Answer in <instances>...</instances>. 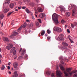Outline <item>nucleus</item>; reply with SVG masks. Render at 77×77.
<instances>
[{
	"label": "nucleus",
	"instance_id": "f257e3e1",
	"mask_svg": "<svg viewBox=\"0 0 77 77\" xmlns=\"http://www.w3.org/2000/svg\"><path fill=\"white\" fill-rule=\"evenodd\" d=\"M68 9L69 10H71V9H73L72 12V16H74V14H75V12L76 11V7L75 6V5H70L68 7Z\"/></svg>",
	"mask_w": 77,
	"mask_h": 77
},
{
	"label": "nucleus",
	"instance_id": "f03ea898",
	"mask_svg": "<svg viewBox=\"0 0 77 77\" xmlns=\"http://www.w3.org/2000/svg\"><path fill=\"white\" fill-rule=\"evenodd\" d=\"M59 66L61 69L64 71V73L65 75V76L66 77L68 76L69 74H68V72H66L65 71V69L63 67V66L62 64H60L59 65Z\"/></svg>",
	"mask_w": 77,
	"mask_h": 77
},
{
	"label": "nucleus",
	"instance_id": "7ed1b4c3",
	"mask_svg": "<svg viewBox=\"0 0 77 77\" xmlns=\"http://www.w3.org/2000/svg\"><path fill=\"white\" fill-rule=\"evenodd\" d=\"M66 70L67 72L69 73L70 75H72V74L75 73L77 72L76 70H73L70 72L71 70V68H68L66 69Z\"/></svg>",
	"mask_w": 77,
	"mask_h": 77
},
{
	"label": "nucleus",
	"instance_id": "20e7f679",
	"mask_svg": "<svg viewBox=\"0 0 77 77\" xmlns=\"http://www.w3.org/2000/svg\"><path fill=\"white\" fill-rule=\"evenodd\" d=\"M53 29L55 31H56L58 32H62V29L60 28L55 27Z\"/></svg>",
	"mask_w": 77,
	"mask_h": 77
},
{
	"label": "nucleus",
	"instance_id": "39448f33",
	"mask_svg": "<svg viewBox=\"0 0 77 77\" xmlns=\"http://www.w3.org/2000/svg\"><path fill=\"white\" fill-rule=\"evenodd\" d=\"M52 19H58V15L56 13L54 14L52 16Z\"/></svg>",
	"mask_w": 77,
	"mask_h": 77
},
{
	"label": "nucleus",
	"instance_id": "423d86ee",
	"mask_svg": "<svg viewBox=\"0 0 77 77\" xmlns=\"http://www.w3.org/2000/svg\"><path fill=\"white\" fill-rule=\"evenodd\" d=\"M62 73L60 71H57L56 72V75L58 77H61V76Z\"/></svg>",
	"mask_w": 77,
	"mask_h": 77
},
{
	"label": "nucleus",
	"instance_id": "0eeeda50",
	"mask_svg": "<svg viewBox=\"0 0 77 77\" xmlns=\"http://www.w3.org/2000/svg\"><path fill=\"white\" fill-rule=\"evenodd\" d=\"M11 53L13 52L14 55L16 54V51H15V48L14 47H13L11 49Z\"/></svg>",
	"mask_w": 77,
	"mask_h": 77
},
{
	"label": "nucleus",
	"instance_id": "6e6552de",
	"mask_svg": "<svg viewBox=\"0 0 77 77\" xmlns=\"http://www.w3.org/2000/svg\"><path fill=\"white\" fill-rule=\"evenodd\" d=\"M10 2V0H7L5 2V3H4V5L5 6H8Z\"/></svg>",
	"mask_w": 77,
	"mask_h": 77
},
{
	"label": "nucleus",
	"instance_id": "1a4fd4ad",
	"mask_svg": "<svg viewBox=\"0 0 77 77\" xmlns=\"http://www.w3.org/2000/svg\"><path fill=\"white\" fill-rule=\"evenodd\" d=\"M37 9L38 12H42L43 11V9L41 7H38Z\"/></svg>",
	"mask_w": 77,
	"mask_h": 77
},
{
	"label": "nucleus",
	"instance_id": "9d476101",
	"mask_svg": "<svg viewBox=\"0 0 77 77\" xmlns=\"http://www.w3.org/2000/svg\"><path fill=\"white\" fill-rule=\"evenodd\" d=\"M53 20L54 21V23L55 24L57 25L59 24V22L58 19H54Z\"/></svg>",
	"mask_w": 77,
	"mask_h": 77
},
{
	"label": "nucleus",
	"instance_id": "9b49d317",
	"mask_svg": "<svg viewBox=\"0 0 77 77\" xmlns=\"http://www.w3.org/2000/svg\"><path fill=\"white\" fill-rule=\"evenodd\" d=\"M64 36V35L63 34H61L60 35V37L58 38V39H59L60 40H64V38H63V37Z\"/></svg>",
	"mask_w": 77,
	"mask_h": 77
},
{
	"label": "nucleus",
	"instance_id": "f8f14e48",
	"mask_svg": "<svg viewBox=\"0 0 77 77\" xmlns=\"http://www.w3.org/2000/svg\"><path fill=\"white\" fill-rule=\"evenodd\" d=\"M17 34L18 33L17 32H13V34L11 36H10V38H13V36H14L17 35Z\"/></svg>",
	"mask_w": 77,
	"mask_h": 77
},
{
	"label": "nucleus",
	"instance_id": "ddd939ff",
	"mask_svg": "<svg viewBox=\"0 0 77 77\" xmlns=\"http://www.w3.org/2000/svg\"><path fill=\"white\" fill-rule=\"evenodd\" d=\"M14 75L12 76L13 77H17L18 76L17 72V71L14 72Z\"/></svg>",
	"mask_w": 77,
	"mask_h": 77
},
{
	"label": "nucleus",
	"instance_id": "4468645a",
	"mask_svg": "<svg viewBox=\"0 0 77 77\" xmlns=\"http://www.w3.org/2000/svg\"><path fill=\"white\" fill-rule=\"evenodd\" d=\"M39 16L41 18H43L45 16V13H41L39 15Z\"/></svg>",
	"mask_w": 77,
	"mask_h": 77
},
{
	"label": "nucleus",
	"instance_id": "2eb2a0df",
	"mask_svg": "<svg viewBox=\"0 0 77 77\" xmlns=\"http://www.w3.org/2000/svg\"><path fill=\"white\" fill-rule=\"evenodd\" d=\"M25 50L24 49H23L22 50V51L21 53V55L22 56L24 55L25 54Z\"/></svg>",
	"mask_w": 77,
	"mask_h": 77
},
{
	"label": "nucleus",
	"instance_id": "dca6fc26",
	"mask_svg": "<svg viewBox=\"0 0 77 77\" xmlns=\"http://www.w3.org/2000/svg\"><path fill=\"white\" fill-rule=\"evenodd\" d=\"M13 66L14 68H16L17 66V63L14 62L13 64Z\"/></svg>",
	"mask_w": 77,
	"mask_h": 77
},
{
	"label": "nucleus",
	"instance_id": "f3484780",
	"mask_svg": "<svg viewBox=\"0 0 77 77\" xmlns=\"http://www.w3.org/2000/svg\"><path fill=\"white\" fill-rule=\"evenodd\" d=\"M8 11V8H5V9H4L3 12L4 13H7Z\"/></svg>",
	"mask_w": 77,
	"mask_h": 77
},
{
	"label": "nucleus",
	"instance_id": "a211bd4d",
	"mask_svg": "<svg viewBox=\"0 0 77 77\" xmlns=\"http://www.w3.org/2000/svg\"><path fill=\"white\" fill-rule=\"evenodd\" d=\"M4 40L5 41H6L7 42L9 41V39H8V38L7 37H4Z\"/></svg>",
	"mask_w": 77,
	"mask_h": 77
},
{
	"label": "nucleus",
	"instance_id": "6ab92c4d",
	"mask_svg": "<svg viewBox=\"0 0 77 77\" xmlns=\"http://www.w3.org/2000/svg\"><path fill=\"white\" fill-rule=\"evenodd\" d=\"M62 45L64 46H68V44L67 43L64 42H62Z\"/></svg>",
	"mask_w": 77,
	"mask_h": 77
},
{
	"label": "nucleus",
	"instance_id": "aec40b11",
	"mask_svg": "<svg viewBox=\"0 0 77 77\" xmlns=\"http://www.w3.org/2000/svg\"><path fill=\"white\" fill-rule=\"evenodd\" d=\"M14 6V4L13 3H11L10 5H9V7L10 8H12Z\"/></svg>",
	"mask_w": 77,
	"mask_h": 77
},
{
	"label": "nucleus",
	"instance_id": "412c9836",
	"mask_svg": "<svg viewBox=\"0 0 77 77\" xmlns=\"http://www.w3.org/2000/svg\"><path fill=\"white\" fill-rule=\"evenodd\" d=\"M4 16V15H3V14L1 13H0V17L1 19H2Z\"/></svg>",
	"mask_w": 77,
	"mask_h": 77
},
{
	"label": "nucleus",
	"instance_id": "4be33fe9",
	"mask_svg": "<svg viewBox=\"0 0 77 77\" xmlns=\"http://www.w3.org/2000/svg\"><path fill=\"white\" fill-rule=\"evenodd\" d=\"M45 31L44 30H42L41 31V35L42 36H43L45 34Z\"/></svg>",
	"mask_w": 77,
	"mask_h": 77
},
{
	"label": "nucleus",
	"instance_id": "5701e85b",
	"mask_svg": "<svg viewBox=\"0 0 77 77\" xmlns=\"http://www.w3.org/2000/svg\"><path fill=\"white\" fill-rule=\"evenodd\" d=\"M70 14L69 12H67L66 14V15L67 17H69L70 16Z\"/></svg>",
	"mask_w": 77,
	"mask_h": 77
},
{
	"label": "nucleus",
	"instance_id": "b1692460",
	"mask_svg": "<svg viewBox=\"0 0 77 77\" xmlns=\"http://www.w3.org/2000/svg\"><path fill=\"white\" fill-rule=\"evenodd\" d=\"M63 60L64 59L63 58H61V61H60V62L61 63V64H63L64 63L63 62Z\"/></svg>",
	"mask_w": 77,
	"mask_h": 77
},
{
	"label": "nucleus",
	"instance_id": "393cba45",
	"mask_svg": "<svg viewBox=\"0 0 77 77\" xmlns=\"http://www.w3.org/2000/svg\"><path fill=\"white\" fill-rule=\"evenodd\" d=\"M13 12L14 11H11V12L8 13L7 15V17H9Z\"/></svg>",
	"mask_w": 77,
	"mask_h": 77
},
{
	"label": "nucleus",
	"instance_id": "a878e982",
	"mask_svg": "<svg viewBox=\"0 0 77 77\" xmlns=\"http://www.w3.org/2000/svg\"><path fill=\"white\" fill-rule=\"evenodd\" d=\"M27 25L26 23H25L23 25V26H22V27H23V28H25Z\"/></svg>",
	"mask_w": 77,
	"mask_h": 77
},
{
	"label": "nucleus",
	"instance_id": "bb28decb",
	"mask_svg": "<svg viewBox=\"0 0 77 77\" xmlns=\"http://www.w3.org/2000/svg\"><path fill=\"white\" fill-rule=\"evenodd\" d=\"M26 12L27 13L29 14L30 13V11H29V10L28 9V8H26Z\"/></svg>",
	"mask_w": 77,
	"mask_h": 77
},
{
	"label": "nucleus",
	"instance_id": "cd10ccee",
	"mask_svg": "<svg viewBox=\"0 0 77 77\" xmlns=\"http://www.w3.org/2000/svg\"><path fill=\"white\" fill-rule=\"evenodd\" d=\"M46 74L48 75H51V72L50 71H48L46 72Z\"/></svg>",
	"mask_w": 77,
	"mask_h": 77
},
{
	"label": "nucleus",
	"instance_id": "c85d7f7f",
	"mask_svg": "<svg viewBox=\"0 0 77 77\" xmlns=\"http://www.w3.org/2000/svg\"><path fill=\"white\" fill-rule=\"evenodd\" d=\"M5 66L4 65H3L2 67L1 68V70H3L5 69Z\"/></svg>",
	"mask_w": 77,
	"mask_h": 77
},
{
	"label": "nucleus",
	"instance_id": "c756f323",
	"mask_svg": "<svg viewBox=\"0 0 77 77\" xmlns=\"http://www.w3.org/2000/svg\"><path fill=\"white\" fill-rule=\"evenodd\" d=\"M65 11V8H61V9H60V11Z\"/></svg>",
	"mask_w": 77,
	"mask_h": 77
},
{
	"label": "nucleus",
	"instance_id": "7c9ffc66",
	"mask_svg": "<svg viewBox=\"0 0 77 77\" xmlns=\"http://www.w3.org/2000/svg\"><path fill=\"white\" fill-rule=\"evenodd\" d=\"M6 48L7 50H10L11 49V47L9 46H6Z\"/></svg>",
	"mask_w": 77,
	"mask_h": 77
},
{
	"label": "nucleus",
	"instance_id": "2f4dec72",
	"mask_svg": "<svg viewBox=\"0 0 77 77\" xmlns=\"http://www.w3.org/2000/svg\"><path fill=\"white\" fill-rule=\"evenodd\" d=\"M22 26H21L17 30V31L18 32H20V31L21 30V29H22Z\"/></svg>",
	"mask_w": 77,
	"mask_h": 77
},
{
	"label": "nucleus",
	"instance_id": "473e14b6",
	"mask_svg": "<svg viewBox=\"0 0 77 77\" xmlns=\"http://www.w3.org/2000/svg\"><path fill=\"white\" fill-rule=\"evenodd\" d=\"M39 22V23H42V20L40 19H38L37 20Z\"/></svg>",
	"mask_w": 77,
	"mask_h": 77
},
{
	"label": "nucleus",
	"instance_id": "72a5a7b5",
	"mask_svg": "<svg viewBox=\"0 0 77 77\" xmlns=\"http://www.w3.org/2000/svg\"><path fill=\"white\" fill-rule=\"evenodd\" d=\"M9 46H10V47L11 48H12V47H13V45L12 44H9Z\"/></svg>",
	"mask_w": 77,
	"mask_h": 77
},
{
	"label": "nucleus",
	"instance_id": "f704fd0d",
	"mask_svg": "<svg viewBox=\"0 0 77 77\" xmlns=\"http://www.w3.org/2000/svg\"><path fill=\"white\" fill-rule=\"evenodd\" d=\"M35 25L36 26H38L39 25V23L38 22H36Z\"/></svg>",
	"mask_w": 77,
	"mask_h": 77
},
{
	"label": "nucleus",
	"instance_id": "c9c22d12",
	"mask_svg": "<svg viewBox=\"0 0 77 77\" xmlns=\"http://www.w3.org/2000/svg\"><path fill=\"white\" fill-rule=\"evenodd\" d=\"M71 27L72 28H73L74 27V25L72 23H71Z\"/></svg>",
	"mask_w": 77,
	"mask_h": 77
},
{
	"label": "nucleus",
	"instance_id": "e433bc0d",
	"mask_svg": "<svg viewBox=\"0 0 77 77\" xmlns=\"http://www.w3.org/2000/svg\"><path fill=\"white\" fill-rule=\"evenodd\" d=\"M28 27L29 28H31L32 27L30 25V24H28Z\"/></svg>",
	"mask_w": 77,
	"mask_h": 77
},
{
	"label": "nucleus",
	"instance_id": "4c0bfd02",
	"mask_svg": "<svg viewBox=\"0 0 77 77\" xmlns=\"http://www.w3.org/2000/svg\"><path fill=\"white\" fill-rule=\"evenodd\" d=\"M47 32L48 34H50L51 33V32L50 31V30L48 29L47 30Z\"/></svg>",
	"mask_w": 77,
	"mask_h": 77
},
{
	"label": "nucleus",
	"instance_id": "58836bf2",
	"mask_svg": "<svg viewBox=\"0 0 77 77\" xmlns=\"http://www.w3.org/2000/svg\"><path fill=\"white\" fill-rule=\"evenodd\" d=\"M69 40L70 41V42H71V43H72L73 42V41H72V40L69 37Z\"/></svg>",
	"mask_w": 77,
	"mask_h": 77
},
{
	"label": "nucleus",
	"instance_id": "ea45409f",
	"mask_svg": "<svg viewBox=\"0 0 77 77\" xmlns=\"http://www.w3.org/2000/svg\"><path fill=\"white\" fill-rule=\"evenodd\" d=\"M51 76L52 77H55V75L54 73H52L51 75Z\"/></svg>",
	"mask_w": 77,
	"mask_h": 77
},
{
	"label": "nucleus",
	"instance_id": "a19ab883",
	"mask_svg": "<svg viewBox=\"0 0 77 77\" xmlns=\"http://www.w3.org/2000/svg\"><path fill=\"white\" fill-rule=\"evenodd\" d=\"M74 77H77V74L75 73L74 75Z\"/></svg>",
	"mask_w": 77,
	"mask_h": 77
},
{
	"label": "nucleus",
	"instance_id": "79ce46f5",
	"mask_svg": "<svg viewBox=\"0 0 77 77\" xmlns=\"http://www.w3.org/2000/svg\"><path fill=\"white\" fill-rule=\"evenodd\" d=\"M30 25H31V26L32 27L33 25V23H31V24H30Z\"/></svg>",
	"mask_w": 77,
	"mask_h": 77
},
{
	"label": "nucleus",
	"instance_id": "37998d69",
	"mask_svg": "<svg viewBox=\"0 0 77 77\" xmlns=\"http://www.w3.org/2000/svg\"><path fill=\"white\" fill-rule=\"evenodd\" d=\"M61 22L62 23H64L65 22V21L63 20H62Z\"/></svg>",
	"mask_w": 77,
	"mask_h": 77
},
{
	"label": "nucleus",
	"instance_id": "c03bdc74",
	"mask_svg": "<svg viewBox=\"0 0 77 77\" xmlns=\"http://www.w3.org/2000/svg\"><path fill=\"white\" fill-rule=\"evenodd\" d=\"M67 31L68 33H70V31H69V29H67Z\"/></svg>",
	"mask_w": 77,
	"mask_h": 77
},
{
	"label": "nucleus",
	"instance_id": "a18cd8bd",
	"mask_svg": "<svg viewBox=\"0 0 77 77\" xmlns=\"http://www.w3.org/2000/svg\"><path fill=\"white\" fill-rule=\"evenodd\" d=\"M28 57V55L27 54H26L25 56V58H27Z\"/></svg>",
	"mask_w": 77,
	"mask_h": 77
},
{
	"label": "nucleus",
	"instance_id": "49530a36",
	"mask_svg": "<svg viewBox=\"0 0 77 77\" xmlns=\"http://www.w3.org/2000/svg\"><path fill=\"white\" fill-rule=\"evenodd\" d=\"M51 38V37H48L47 38V39L48 40H49Z\"/></svg>",
	"mask_w": 77,
	"mask_h": 77
},
{
	"label": "nucleus",
	"instance_id": "de8ad7c7",
	"mask_svg": "<svg viewBox=\"0 0 77 77\" xmlns=\"http://www.w3.org/2000/svg\"><path fill=\"white\" fill-rule=\"evenodd\" d=\"M74 25L75 26H76L77 25V23L76 22H74Z\"/></svg>",
	"mask_w": 77,
	"mask_h": 77
},
{
	"label": "nucleus",
	"instance_id": "09e8293b",
	"mask_svg": "<svg viewBox=\"0 0 77 77\" xmlns=\"http://www.w3.org/2000/svg\"><path fill=\"white\" fill-rule=\"evenodd\" d=\"M22 8L23 9H25L26 8V7L24 6V7H22Z\"/></svg>",
	"mask_w": 77,
	"mask_h": 77
},
{
	"label": "nucleus",
	"instance_id": "8fccbe9b",
	"mask_svg": "<svg viewBox=\"0 0 77 77\" xmlns=\"http://www.w3.org/2000/svg\"><path fill=\"white\" fill-rule=\"evenodd\" d=\"M26 21L27 22H30V21H29V20H26Z\"/></svg>",
	"mask_w": 77,
	"mask_h": 77
},
{
	"label": "nucleus",
	"instance_id": "3c124183",
	"mask_svg": "<svg viewBox=\"0 0 77 77\" xmlns=\"http://www.w3.org/2000/svg\"><path fill=\"white\" fill-rule=\"evenodd\" d=\"M32 19L33 20H35V18H34V16H32Z\"/></svg>",
	"mask_w": 77,
	"mask_h": 77
},
{
	"label": "nucleus",
	"instance_id": "603ef678",
	"mask_svg": "<svg viewBox=\"0 0 77 77\" xmlns=\"http://www.w3.org/2000/svg\"><path fill=\"white\" fill-rule=\"evenodd\" d=\"M63 49H67V48L65 47H63Z\"/></svg>",
	"mask_w": 77,
	"mask_h": 77
},
{
	"label": "nucleus",
	"instance_id": "864d4df0",
	"mask_svg": "<svg viewBox=\"0 0 77 77\" xmlns=\"http://www.w3.org/2000/svg\"><path fill=\"white\" fill-rule=\"evenodd\" d=\"M21 8V7H18V9H20Z\"/></svg>",
	"mask_w": 77,
	"mask_h": 77
},
{
	"label": "nucleus",
	"instance_id": "5fc2aeb1",
	"mask_svg": "<svg viewBox=\"0 0 77 77\" xmlns=\"http://www.w3.org/2000/svg\"><path fill=\"white\" fill-rule=\"evenodd\" d=\"M8 70H9L10 69V67L9 66H8Z\"/></svg>",
	"mask_w": 77,
	"mask_h": 77
},
{
	"label": "nucleus",
	"instance_id": "6e6d98bb",
	"mask_svg": "<svg viewBox=\"0 0 77 77\" xmlns=\"http://www.w3.org/2000/svg\"><path fill=\"white\" fill-rule=\"evenodd\" d=\"M13 23H14V21H12V23H11L12 25H13Z\"/></svg>",
	"mask_w": 77,
	"mask_h": 77
},
{
	"label": "nucleus",
	"instance_id": "4d7b16f0",
	"mask_svg": "<svg viewBox=\"0 0 77 77\" xmlns=\"http://www.w3.org/2000/svg\"><path fill=\"white\" fill-rule=\"evenodd\" d=\"M22 48H20V51H22Z\"/></svg>",
	"mask_w": 77,
	"mask_h": 77
},
{
	"label": "nucleus",
	"instance_id": "13d9d810",
	"mask_svg": "<svg viewBox=\"0 0 77 77\" xmlns=\"http://www.w3.org/2000/svg\"><path fill=\"white\" fill-rule=\"evenodd\" d=\"M11 64V62H9L8 63V65H10V64Z\"/></svg>",
	"mask_w": 77,
	"mask_h": 77
},
{
	"label": "nucleus",
	"instance_id": "bf43d9fd",
	"mask_svg": "<svg viewBox=\"0 0 77 77\" xmlns=\"http://www.w3.org/2000/svg\"><path fill=\"white\" fill-rule=\"evenodd\" d=\"M8 73L10 74H11V72L10 71H9Z\"/></svg>",
	"mask_w": 77,
	"mask_h": 77
},
{
	"label": "nucleus",
	"instance_id": "052dcab7",
	"mask_svg": "<svg viewBox=\"0 0 77 77\" xmlns=\"http://www.w3.org/2000/svg\"><path fill=\"white\" fill-rule=\"evenodd\" d=\"M18 11V10L17 9H15V11Z\"/></svg>",
	"mask_w": 77,
	"mask_h": 77
},
{
	"label": "nucleus",
	"instance_id": "680f3d73",
	"mask_svg": "<svg viewBox=\"0 0 77 77\" xmlns=\"http://www.w3.org/2000/svg\"><path fill=\"white\" fill-rule=\"evenodd\" d=\"M36 2L38 3V0H36Z\"/></svg>",
	"mask_w": 77,
	"mask_h": 77
},
{
	"label": "nucleus",
	"instance_id": "e2e57ef3",
	"mask_svg": "<svg viewBox=\"0 0 77 77\" xmlns=\"http://www.w3.org/2000/svg\"><path fill=\"white\" fill-rule=\"evenodd\" d=\"M2 57V55H1V54H0V58H1Z\"/></svg>",
	"mask_w": 77,
	"mask_h": 77
},
{
	"label": "nucleus",
	"instance_id": "0e129e2a",
	"mask_svg": "<svg viewBox=\"0 0 77 77\" xmlns=\"http://www.w3.org/2000/svg\"><path fill=\"white\" fill-rule=\"evenodd\" d=\"M1 63V60H0V64Z\"/></svg>",
	"mask_w": 77,
	"mask_h": 77
},
{
	"label": "nucleus",
	"instance_id": "69168bd1",
	"mask_svg": "<svg viewBox=\"0 0 77 77\" xmlns=\"http://www.w3.org/2000/svg\"><path fill=\"white\" fill-rule=\"evenodd\" d=\"M35 17H37V15H36V14H35Z\"/></svg>",
	"mask_w": 77,
	"mask_h": 77
},
{
	"label": "nucleus",
	"instance_id": "338daca9",
	"mask_svg": "<svg viewBox=\"0 0 77 77\" xmlns=\"http://www.w3.org/2000/svg\"><path fill=\"white\" fill-rule=\"evenodd\" d=\"M3 25V23H2V24H1V26H2Z\"/></svg>",
	"mask_w": 77,
	"mask_h": 77
},
{
	"label": "nucleus",
	"instance_id": "774afa93",
	"mask_svg": "<svg viewBox=\"0 0 77 77\" xmlns=\"http://www.w3.org/2000/svg\"><path fill=\"white\" fill-rule=\"evenodd\" d=\"M1 48H0V52H1Z\"/></svg>",
	"mask_w": 77,
	"mask_h": 77
}]
</instances>
